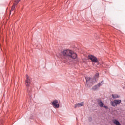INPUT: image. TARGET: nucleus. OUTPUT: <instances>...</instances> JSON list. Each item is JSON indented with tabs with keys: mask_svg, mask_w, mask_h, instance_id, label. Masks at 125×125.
<instances>
[{
	"mask_svg": "<svg viewBox=\"0 0 125 125\" xmlns=\"http://www.w3.org/2000/svg\"><path fill=\"white\" fill-rule=\"evenodd\" d=\"M83 104H84V103L83 102H82L81 103H77L75 105V109H76V108L78 107H83Z\"/></svg>",
	"mask_w": 125,
	"mask_h": 125,
	"instance_id": "nucleus-8",
	"label": "nucleus"
},
{
	"mask_svg": "<svg viewBox=\"0 0 125 125\" xmlns=\"http://www.w3.org/2000/svg\"><path fill=\"white\" fill-rule=\"evenodd\" d=\"M88 58L90 60H91L94 63H97L99 62V60L96 58V57L92 55H88Z\"/></svg>",
	"mask_w": 125,
	"mask_h": 125,
	"instance_id": "nucleus-2",
	"label": "nucleus"
},
{
	"mask_svg": "<svg viewBox=\"0 0 125 125\" xmlns=\"http://www.w3.org/2000/svg\"><path fill=\"white\" fill-rule=\"evenodd\" d=\"M98 78H99V73H96L95 75V76L94 77V78L95 79V81H96L97 79Z\"/></svg>",
	"mask_w": 125,
	"mask_h": 125,
	"instance_id": "nucleus-13",
	"label": "nucleus"
},
{
	"mask_svg": "<svg viewBox=\"0 0 125 125\" xmlns=\"http://www.w3.org/2000/svg\"><path fill=\"white\" fill-rule=\"evenodd\" d=\"M98 104L99 106L101 107V108H102V107H103L104 108H105V109H108V106L106 105H104V104L101 100L98 101Z\"/></svg>",
	"mask_w": 125,
	"mask_h": 125,
	"instance_id": "nucleus-6",
	"label": "nucleus"
},
{
	"mask_svg": "<svg viewBox=\"0 0 125 125\" xmlns=\"http://www.w3.org/2000/svg\"><path fill=\"white\" fill-rule=\"evenodd\" d=\"M102 83H103V81H102V82L101 83H99L98 86L96 85V86H94V87H93V89L94 90H96V89L98 88V87H99L100 86H101Z\"/></svg>",
	"mask_w": 125,
	"mask_h": 125,
	"instance_id": "nucleus-10",
	"label": "nucleus"
},
{
	"mask_svg": "<svg viewBox=\"0 0 125 125\" xmlns=\"http://www.w3.org/2000/svg\"><path fill=\"white\" fill-rule=\"evenodd\" d=\"M15 5H16V3H15L14 4H13V6H12L10 14H11V11H13V10H14V9H15Z\"/></svg>",
	"mask_w": 125,
	"mask_h": 125,
	"instance_id": "nucleus-11",
	"label": "nucleus"
},
{
	"mask_svg": "<svg viewBox=\"0 0 125 125\" xmlns=\"http://www.w3.org/2000/svg\"><path fill=\"white\" fill-rule=\"evenodd\" d=\"M62 54L64 56H66L68 58H72V59H76L78 57V55L76 53L70 50H64L62 51Z\"/></svg>",
	"mask_w": 125,
	"mask_h": 125,
	"instance_id": "nucleus-1",
	"label": "nucleus"
},
{
	"mask_svg": "<svg viewBox=\"0 0 125 125\" xmlns=\"http://www.w3.org/2000/svg\"><path fill=\"white\" fill-rule=\"evenodd\" d=\"M112 96L113 98L116 99V98H119L120 97V96L117 94H112Z\"/></svg>",
	"mask_w": 125,
	"mask_h": 125,
	"instance_id": "nucleus-12",
	"label": "nucleus"
},
{
	"mask_svg": "<svg viewBox=\"0 0 125 125\" xmlns=\"http://www.w3.org/2000/svg\"><path fill=\"white\" fill-rule=\"evenodd\" d=\"M21 0H14L15 3H16V5L18 4L19 3V1H20Z\"/></svg>",
	"mask_w": 125,
	"mask_h": 125,
	"instance_id": "nucleus-14",
	"label": "nucleus"
},
{
	"mask_svg": "<svg viewBox=\"0 0 125 125\" xmlns=\"http://www.w3.org/2000/svg\"><path fill=\"white\" fill-rule=\"evenodd\" d=\"M25 84L26 87H29L31 84V77H30L28 74H26V75Z\"/></svg>",
	"mask_w": 125,
	"mask_h": 125,
	"instance_id": "nucleus-3",
	"label": "nucleus"
},
{
	"mask_svg": "<svg viewBox=\"0 0 125 125\" xmlns=\"http://www.w3.org/2000/svg\"><path fill=\"white\" fill-rule=\"evenodd\" d=\"M112 62H113V61H110V63H112Z\"/></svg>",
	"mask_w": 125,
	"mask_h": 125,
	"instance_id": "nucleus-15",
	"label": "nucleus"
},
{
	"mask_svg": "<svg viewBox=\"0 0 125 125\" xmlns=\"http://www.w3.org/2000/svg\"><path fill=\"white\" fill-rule=\"evenodd\" d=\"M85 79L87 83H93V82H94V79L89 78V77H85Z\"/></svg>",
	"mask_w": 125,
	"mask_h": 125,
	"instance_id": "nucleus-7",
	"label": "nucleus"
},
{
	"mask_svg": "<svg viewBox=\"0 0 125 125\" xmlns=\"http://www.w3.org/2000/svg\"><path fill=\"white\" fill-rule=\"evenodd\" d=\"M122 102L121 100H114L113 102H111V104L112 107H116Z\"/></svg>",
	"mask_w": 125,
	"mask_h": 125,
	"instance_id": "nucleus-4",
	"label": "nucleus"
},
{
	"mask_svg": "<svg viewBox=\"0 0 125 125\" xmlns=\"http://www.w3.org/2000/svg\"><path fill=\"white\" fill-rule=\"evenodd\" d=\"M51 105L53 106L54 108H59V104H58V101L55 100L51 103Z\"/></svg>",
	"mask_w": 125,
	"mask_h": 125,
	"instance_id": "nucleus-5",
	"label": "nucleus"
},
{
	"mask_svg": "<svg viewBox=\"0 0 125 125\" xmlns=\"http://www.w3.org/2000/svg\"><path fill=\"white\" fill-rule=\"evenodd\" d=\"M113 123L115 124L116 125H122L120 122H119L117 119H114L113 120Z\"/></svg>",
	"mask_w": 125,
	"mask_h": 125,
	"instance_id": "nucleus-9",
	"label": "nucleus"
}]
</instances>
